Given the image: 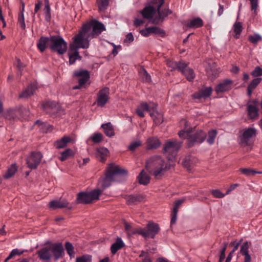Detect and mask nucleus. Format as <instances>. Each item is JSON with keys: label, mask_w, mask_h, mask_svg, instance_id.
Returning <instances> with one entry per match:
<instances>
[{"label": "nucleus", "mask_w": 262, "mask_h": 262, "mask_svg": "<svg viewBox=\"0 0 262 262\" xmlns=\"http://www.w3.org/2000/svg\"><path fill=\"white\" fill-rule=\"evenodd\" d=\"M181 125H184L185 128L180 130L178 135L181 139L187 140V146L191 148L196 144H201L203 143L207 137L205 132L202 129H198L192 132V128H187L189 126L188 121L183 119L180 121Z\"/></svg>", "instance_id": "f257e3e1"}, {"label": "nucleus", "mask_w": 262, "mask_h": 262, "mask_svg": "<svg viewBox=\"0 0 262 262\" xmlns=\"http://www.w3.org/2000/svg\"><path fill=\"white\" fill-rule=\"evenodd\" d=\"M171 167L169 162H166L163 158L157 155L150 157L146 164L147 171L158 179L161 178Z\"/></svg>", "instance_id": "f03ea898"}, {"label": "nucleus", "mask_w": 262, "mask_h": 262, "mask_svg": "<svg viewBox=\"0 0 262 262\" xmlns=\"http://www.w3.org/2000/svg\"><path fill=\"white\" fill-rule=\"evenodd\" d=\"M127 170L120 169L119 166L111 163L107 168L105 177L101 180V187L105 189L117 180L120 175L126 174Z\"/></svg>", "instance_id": "7ed1b4c3"}, {"label": "nucleus", "mask_w": 262, "mask_h": 262, "mask_svg": "<svg viewBox=\"0 0 262 262\" xmlns=\"http://www.w3.org/2000/svg\"><path fill=\"white\" fill-rule=\"evenodd\" d=\"M91 37L81 27L79 32L73 38V42L70 45L71 50H78L79 49H86L90 47Z\"/></svg>", "instance_id": "20e7f679"}, {"label": "nucleus", "mask_w": 262, "mask_h": 262, "mask_svg": "<svg viewBox=\"0 0 262 262\" xmlns=\"http://www.w3.org/2000/svg\"><path fill=\"white\" fill-rule=\"evenodd\" d=\"M82 27L88 33L91 38H96L106 30L104 24L96 19L92 20L84 24Z\"/></svg>", "instance_id": "39448f33"}, {"label": "nucleus", "mask_w": 262, "mask_h": 262, "mask_svg": "<svg viewBox=\"0 0 262 262\" xmlns=\"http://www.w3.org/2000/svg\"><path fill=\"white\" fill-rule=\"evenodd\" d=\"M160 230L159 225L154 222H149L145 228H139L131 232L132 234H139L144 238H154Z\"/></svg>", "instance_id": "423d86ee"}, {"label": "nucleus", "mask_w": 262, "mask_h": 262, "mask_svg": "<svg viewBox=\"0 0 262 262\" xmlns=\"http://www.w3.org/2000/svg\"><path fill=\"white\" fill-rule=\"evenodd\" d=\"M50 49L52 51L57 52L59 55L64 54L67 51V43L59 35L50 36Z\"/></svg>", "instance_id": "0eeeda50"}, {"label": "nucleus", "mask_w": 262, "mask_h": 262, "mask_svg": "<svg viewBox=\"0 0 262 262\" xmlns=\"http://www.w3.org/2000/svg\"><path fill=\"white\" fill-rule=\"evenodd\" d=\"M102 193V190L95 189L90 192H80L77 194L76 203L77 204H88L99 199V196Z\"/></svg>", "instance_id": "6e6552de"}, {"label": "nucleus", "mask_w": 262, "mask_h": 262, "mask_svg": "<svg viewBox=\"0 0 262 262\" xmlns=\"http://www.w3.org/2000/svg\"><path fill=\"white\" fill-rule=\"evenodd\" d=\"M182 142L178 141L176 139L167 141L163 147V153L169 160H172L175 158L179 149L182 147Z\"/></svg>", "instance_id": "1a4fd4ad"}, {"label": "nucleus", "mask_w": 262, "mask_h": 262, "mask_svg": "<svg viewBox=\"0 0 262 262\" xmlns=\"http://www.w3.org/2000/svg\"><path fill=\"white\" fill-rule=\"evenodd\" d=\"M164 2L165 0H152L151 1V3L157 7L156 11L158 14V17L153 19L152 23L158 24L160 20L163 21L169 15L172 14V11L168 8L161 9Z\"/></svg>", "instance_id": "9d476101"}, {"label": "nucleus", "mask_w": 262, "mask_h": 262, "mask_svg": "<svg viewBox=\"0 0 262 262\" xmlns=\"http://www.w3.org/2000/svg\"><path fill=\"white\" fill-rule=\"evenodd\" d=\"M257 130L254 127H248L243 130L242 134L238 137L239 143L243 146L252 144L251 140L256 136Z\"/></svg>", "instance_id": "9b49d317"}, {"label": "nucleus", "mask_w": 262, "mask_h": 262, "mask_svg": "<svg viewBox=\"0 0 262 262\" xmlns=\"http://www.w3.org/2000/svg\"><path fill=\"white\" fill-rule=\"evenodd\" d=\"M73 76L79 78L78 85L74 86L73 90L80 89L84 87V85L90 79V72L87 70L75 71L73 73Z\"/></svg>", "instance_id": "f8f14e48"}, {"label": "nucleus", "mask_w": 262, "mask_h": 262, "mask_svg": "<svg viewBox=\"0 0 262 262\" xmlns=\"http://www.w3.org/2000/svg\"><path fill=\"white\" fill-rule=\"evenodd\" d=\"M259 102L257 99H250L247 104V111L248 116L250 119L255 120L259 117Z\"/></svg>", "instance_id": "ddd939ff"}, {"label": "nucleus", "mask_w": 262, "mask_h": 262, "mask_svg": "<svg viewBox=\"0 0 262 262\" xmlns=\"http://www.w3.org/2000/svg\"><path fill=\"white\" fill-rule=\"evenodd\" d=\"M110 99V89L105 87L100 90L97 95L96 104L97 106L103 107Z\"/></svg>", "instance_id": "4468645a"}, {"label": "nucleus", "mask_w": 262, "mask_h": 262, "mask_svg": "<svg viewBox=\"0 0 262 262\" xmlns=\"http://www.w3.org/2000/svg\"><path fill=\"white\" fill-rule=\"evenodd\" d=\"M42 156L40 152H32L27 159L28 167L31 169H36L40 163Z\"/></svg>", "instance_id": "2eb2a0df"}, {"label": "nucleus", "mask_w": 262, "mask_h": 262, "mask_svg": "<svg viewBox=\"0 0 262 262\" xmlns=\"http://www.w3.org/2000/svg\"><path fill=\"white\" fill-rule=\"evenodd\" d=\"M50 248L51 249V254L53 253L56 260L62 257L64 248L61 243L51 244Z\"/></svg>", "instance_id": "dca6fc26"}, {"label": "nucleus", "mask_w": 262, "mask_h": 262, "mask_svg": "<svg viewBox=\"0 0 262 262\" xmlns=\"http://www.w3.org/2000/svg\"><path fill=\"white\" fill-rule=\"evenodd\" d=\"M233 81L229 79H225L219 83L215 88V91L216 94L225 93L230 90Z\"/></svg>", "instance_id": "f3484780"}, {"label": "nucleus", "mask_w": 262, "mask_h": 262, "mask_svg": "<svg viewBox=\"0 0 262 262\" xmlns=\"http://www.w3.org/2000/svg\"><path fill=\"white\" fill-rule=\"evenodd\" d=\"M179 67L181 69L180 72L185 76L186 78L189 81H192L195 77V74L192 69L188 67V64L184 62L183 66Z\"/></svg>", "instance_id": "a211bd4d"}, {"label": "nucleus", "mask_w": 262, "mask_h": 262, "mask_svg": "<svg viewBox=\"0 0 262 262\" xmlns=\"http://www.w3.org/2000/svg\"><path fill=\"white\" fill-rule=\"evenodd\" d=\"M49 207L53 209L67 208L71 210L72 208V207L69 205V203L66 199L52 200L49 203Z\"/></svg>", "instance_id": "6ab92c4d"}, {"label": "nucleus", "mask_w": 262, "mask_h": 262, "mask_svg": "<svg viewBox=\"0 0 262 262\" xmlns=\"http://www.w3.org/2000/svg\"><path fill=\"white\" fill-rule=\"evenodd\" d=\"M38 257L42 260H50L52 258L51 249L50 247H45L37 252Z\"/></svg>", "instance_id": "aec40b11"}, {"label": "nucleus", "mask_w": 262, "mask_h": 262, "mask_svg": "<svg viewBox=\"0 0 262 262\" xmlns=\"http://www.w3.org/2000/svg\"><path fill=\"white\" fill-rule=\"evenodd\" d=\"M57 104L56 102L53 101H48L42 105V109L48 114H52L57 112Z\"/></svg>", "instance_id": "412c9836"}, {"label": "nucleus", "mask_w": 262, "mask_h": 262, "mask_svg": "<svg viewBox=\"0 0 262 262\" xmlns=\"http://www.w3.org/2000/svg\"><path fill=\"white\" fill-rule=\"evenodd\" d=\"M212 89L211 86L206 87L204 89L200 90L193 95V97L196 99H201L209 97L212 94Z\"/></svg>", "instance_id": "4be33fe9"}, {"label": "nucleus", "mask_w": 262, "mask_h": 262, "mask_svg": "<svg viewBox=\"0 0 262 262\" xmlns=\"http://www.w3.org/2000/svg\"><path fill=\"white\" fill-rule=\"evenodd\" d=\"M109 155L110 151L105 147H100L96 149V157L99 161L102 162H104L106 160V158Z\"/></svg>", "instance_id": "5701e85b"}, {"label": "nucleus", "mask_w": 262, "mask_h": 262, "mask_svg": "<svg viewBox=\"0 0 262 262\" xmlns=\"http://www.w3.org/2000/svg\"><path fill=\"white\" fill-rule=\"evenodd\" d=\"M146 144V148L151 150L158 148L160 146L161 142L158 137H151L147 139Z\"/></svg>", "instance_id": "b1692460"}, {"label": "nucleus", "mask_w": 262, "mask_h": 262, "mask_svg": "<svg viewBox=\"0 0 262 262\" xmlns=\"http://www.w3.org/2000/svg\"><path fill=\"white\" fill-rule=\"evenodd\" d=\"M36 86L34 83L29 85L26 89L19 95L20 98H28L33 95L36 90Z\"/></svg>", "instance_id": "393cba45"}, {"label": "nucleus", "mask_w": 262, "mask_h": 262, "mask_svg": "<svg viewBox=\"0 0 262 262\" xmlns=\"http://www.w3.org/2000/svg\"><path fill=\"white\" fill-rule=\"evenodd\" d=\"M156 12V10L154 6H148L141 11L140 13L144 18L149 19L153 17Z\"/></svg>", "instance_id": "a878e982"}, {"label": "nucleus", "mask_w": 262, "mask_h": 262, "mask_svg": "<svg viewBox=\"0 0 262 262\" xmlns=\"http://www.w3.org/2000/svg\"><path fill=\"white\" fill-rule=\"evenodd\" d=\"M50 37L41 36L37 42V47L42 53L46 50L47 45L50 47Z\"/></svg>", "instance_id": "bb28decb"}, {"label": "nucleus", "mask_w": 262, "mask_h": 262, "mask_svg": "<svg viewBox=\"0 0 262 262\" xmlns=\"http://www.w3.org/2000/svg\"><path fill=\"white\" fill-rule=\"evenodd\" d=\"M72 139L71 137L64 136L60 139L54 142V146L56 149H61L66 147L68 144L71 142Z\"/></svg>", "instance_id": "cd10ccee"}, {"label": "nucleus", "mask_w": 262, "mask_h": 262, "mask_svg": "<svg viewBox=\"0 0 262 262\" xmlns=\"http://www.w3.org/2000/svg\"><path fill=\"white\" fill-rule=\"evenodd\" d=\"M125 246V244L121 237H117L115 242L114 243L111 247V251L112 253L114 255L117 252L123 248Z\"/></svg>", "instance_id": "c85d7f7f"}, {"label": "nucleus", "mask_w": 262, "mask_h": 262, "mask_svg": "<svg viewBox=\"0 0 262 262\" xmlns=\"http://www.w3.org/2000/svg\"><path fill=\"white\" fill-rule=\"evenodd\" d=\"M35 125H38L39 130L43 133H48L53 130V126L47 123L41 122L40 120H37Z\"/></svg>", "instance_id": "c756f323"}, {"label": "nucleus", "mask_w": 262, "mask_h": 262, "mask_svg": "<svg viewBox=\"0 0 262 262\" xmlns=\"http://www.w3.org/2000/svg\"><path fill=\"white\" fill-rule=\"evenodd\" d=\"M70 64H73L77 60H81V57L79 55L78 50H71L70 47L68 53Z\"/></svg>", "instance_id": "7c9ffc66"}, {"label": "nucleus", "mask_w": 262, "mask_h": 262, "mask_svg": "<svg viewBox=\"0 0 262 262\" xmlns=\"http://www.w3.org/2000/svg\"><path fill=\"white\" fill-rule=\"evenodd\" d=\"M203 21L200 17H195L191 19L187 26L189 28H198L203 26Z\"/></svg>", "instance_id": "2f4dec72"}, {"label": "nucleus", "mask_w": 262, "mask_h": 262, "mask_svg": "<svg viewBox=\"0 0 262 262\" xmlns=\"http://www.w3.org/2000/svg\"><path fill=\"white\" fill-rule=\"evenodd\" d=\"M144 198L141 195H129L126 198V202L128 205H134L141 202Z\"/></svg>", "instance_id": "473e14b6"}, {"label": "nucleus", "mask_w": 262, "mask_h": 262, "mask_svg": "<svg viewBox=\"0 0 262 262\" xmlns=\"http://www.w3.org/2000/svg\"><path fill=\"white\" fill-rule=\"evenodd\" d=\"M101 127L104 130V132L106 136L111 137L115 135L114 128L111 122L102 124Z\"/></svg>", "instance_id": "72a5a7b5"}, {"label": "nucleus", "mask_w": 262, "mask_h": 262, "mask_svg": "<svg viewBox=\"0 0 262 262\" xmlns=\"http://www.w3.org/2000/svg\"><path fill=\"white\" fill-rule=\"evenodd\" d=\"M138 179L139 183L143 185H147L149 183L150 180V177L143 170L138 176Z\"/></svg>", "instance_id": "f704fd0d"}, {"label": "nucleus", "mask_w": 262, "mask_h": 262, "mask_svg": "<svg viewBox=\"0 0 262 262\" xmlns=\"http://www.w3.org/2000/svg\"><path fill=\"white\" fill-rule=\"evenodd\" d=\"M51 10L50 6L49 0H45V7L43 8V13L45 15V20L50 22L51 19Z\"/></svg>", "instance_id": "c9c22d12"}, {"label": "nucleus", "mask_w": 262, "mask_h": 262, "mask_svg": "<svg viewBox=\"0 0 262 262\" xmlns=\"http://www.w3.org/2000/svg\"><path fill=\"white\" fill-rule=\"evenodd\" d=\"M233 29L235 33L234 37L236 39H238L243 30L242 23L239 21H236L233 26Z\"/></svg>", "instance_id": "e433bc0d"}, {"label": "nucleus", "mask_w": 262, "mask_h": 262, "mask_svg": "<svg viewBox=\"0 0 262 262\" xmlns=\"http://www.w3.org/2000/svg\"><path fill=\"white\" fill-rule=\"evenodd\" d=\"M139 74L141 77L142 81L144 82L149 83L151 81V77L147 71L142 68L139 71Z\"/></svg>", "instance_id": "4c0bfd02"}, {"label": "nucleus", "mask_w": 262, "mask_h": 262, "mask_svg": "<svg viewBox=\"0 0 262 262\" xmlns=\"http://www.w3.org/2000/svg\"><path fill=\"white\" fill-rule=\"evenodd\" d=\"M139 257L140 260L138 262H152L150 255L147 251H141Z\"/></svg>", "instance_id": "58836bf2"}, {"label": "nucleus", "mask_w": 262, "mask_h": 262, "mask_svg": "<svg viewBox=\"0 0 262 262\" xmlns=\"http://www.w3.org/2000/svg\"><path fill=\"white\" fill-rule=\"evenodd\" d=\"M17 166L15 164H13L8 168L6 173L4 175L5 179H9L14 175L17 171Z\"/></svg>", "instance_id": "ea45409f"}, {"label": "nucleus", "mask_w": 262, "mask_h": 262, "mask_svg": "<svg viewBox=\"0 0 262 262\" xmlns=\"http://www.w3.org/2000/svg\"><path fill=\"white\" fill-rule=\"evenodd\" d=\"M184 63V62L182 61L175 62L169 60L167 61V64L168 67L171 68V71L178 69V70L180 71L181 69L179 68V67H182L181 66H183Z\"/></svg>", "instance_id": "a19ab883"}, {"label": "nucleus", "mask_w": 262, "mask_h": 262, "mask_svg": "<svg viewBox=\"0 0 262 262\" xmlns=\"http://www.w3.org/2000/svg\"><path fill=\"white\" fill-rule=\"evenodd\" d=\"M208 137L207 142L209 145H212L215 141L217 136V131L215 129H212L208 133Z\"/></svg>", "instance_id": "79ce46f5"}, {"label": "nucleus", "mask_w": 262, "mask_h": 262, "mask_svg": "<svg viewBox=\"0 0 262 262\" xmlns=\"http://www.w3.org/2000/svg\"><path fill=\"white\" fill-rule=\"evenodd\" d=\"M110 0H97V3L100 11L104 12L108 8Z\"/></svg>", "instance_id": "37998d69"}, {"label": "nucleus", "mask_w": 262, "mask_h": 262, "mask_svg": "<svg viewBox=\"0 0 262 262\" xmlns=\"http://www.w3.org/2000/svg\"><path fill=\"white\" fill-rule=\"evenodd\" d=\"M65 248L71 258L74 257V248L72 244L69 242H67L65 243Z\"/></svg>", "instance_id": "c03bdc74"}, {"label": "nucleus", "mask_w": 262, "mask_h": 262, "mask_svg": "<svg viewBox=\"0 0 262 262\" xmlns=\"http://www.w3.org/2000/svg\"><path fill=\"white\" fill-rule=\"evenodd\" d=\"M248 40L251 43L256 45L258 42L262 40V37L257 33L253 35H250L248 36Z\"/></svg>", "instance_id": "a18cd8bd"}, {"label": "nucleus", "mask_w": 262, "mask_h": 262, "mask_svg": "<svg viewBox=\"0 0 262 262\" xmlns=\"http://www.w3.org/2000/svg\"><path fill=\"white\" fill-rule=\"evenodd\" d=\"M73 150L70 148H68L61 153L59 159L61 161H64L73 155Z\"/></svg>", "instance_id": "49530a36"}, {"label": "nucleus", "mask_w": 262, "mask_h": 262, "mask_svg": "<svg viewBox=\"0 0 262 262\" xmlns=\"http://www.w3.org/2000/svg\"><path fill=\"white\" fill-rule=\"evenodd\" d=\"M240 171L243 174L247 177L254 176L256 173H262V172L257 171L249 168H241Z\"/></svg>", "instance_id": "de8ad7c7"}, {"label": "nucleus", "mask_w": 262, "mask_h": 262, "mask_svg": "<svg viewBox=\"0 0 262 262\" xmlns=\"http://www.w3.org/2000/svg\"><path fill=\"white\" fill-rule=\"evenodd\" d=\"M75 262H92V256L89 254H83L77 257Z\"/></svg>", "instance_id": "09e8293b"}, {"label": "nucleus", "mask_w": 262, "mask_h": 262, "mask_svg": "<svg viewBox=\"0 0 262 262\" xmlns=\"http://www.w3.org/2000/svg\"><path fill=\"white\" fill-rule=\"evenodd\" d=\"M251 245V242L248 241H246L243 244L240 249V252L242 255L249 254V249Z\"/></svg>", "instance_id": "8fccbe9b"}, {"label": "nucleus", "mask_w": 262, "mask_h": 262, "mask_svg": "<svg viewBox=\"0 0 262 262\" xmlns=\"http://www.w3.org/2000/svg\"><path fill=\"white\" fill-rule=\"evenodd\" d=\"M151 32L152 34L160 35L161 37H163L165 35V31L158 27H151Z\"/></svg>", "instance_id": "3c124183"}, {"label": "nucleus", "mask_w": 262, "mask_h": 262, "mask_svg": "<svg viewBox=\"0 0 262 262\" xmlns=\"http://www.w3.org/2000/svg\"><path fill=\"white\" fill-rule=\"evenodd\" d=\"M91 139L94 143H99L103 140V135L100 133H95L91 137Z\"/></svg>", "instance_id": "603ef678"}, {"label": "nucleus", "mask_w": 262, "mask_h": 262, "mask_svg": "<svg viewBox=\"0 0 262 262\" xmlns=\"http://www.w3.org/2000/svg\"><path fill=\"white\" fill-rule=\"evenodd\" d=\"M261 81V78H255L251 81L250 84L248 85V87L250 89L254 90L256 88V86L258 85V84L260 83Z\"/></svg>", "instance_id": "864d4df0"}, {"label": "nucleus", "mask_w": 262, "mask_h": 262, "mask_svg": "<svg viewBox=\"0 0 262 262\" xmlns=\"http://www.w3.org/2000/svg\"><path fill=\"white\" fill-rule=\"evenodd\" d=\"M211 192L214 198L218 199L223 198L226 195V193H222L219 189H212Z\"/></svg>", "instance_id": "5fc2aeb1"}, {"label": "nucleus", "mask_w": 262, "mask_h": 262, "mask_svg": "<svg viewBox=\"0 0 262 262\" xmlns=\"http://www.w3.org/2000/svg\"><path fill=\"white\" fill-rule=\"evenodd\" d=\"M18 20L20 28L23 30H25L26 29V24L25 22L24 14L23 13H20L18 15Z\"/></svg>", "instance_id": "6e6d98bb"}, {"label": "nucleus", "mask_w": 262, "mask_h": 262, "mask_svg": "<svg viewBox=\"0 0 262 262\" xmlns=\"http://www.w3.org/2000/svg\"><path fill=\"white\" fill-rule=\"evenodd\" d=\"M243 238L241 239L239 241H232L230 243V245L233 246V249L231 251L232 253H234L238 248L239 246L242 244Z\"/></svg>", "instance_id": "4d7b16f0"}, {"label": "nucleus", "mask_w": 262, "mask_h": 262, "mask_svg": "<svg viewBox=\"0 0 262 262\" xmlns=\"http://www.w3.org/2000/svg\"><path fill=\"white\" fill-rule=\"evenodd\" d=\"M140 33L144 37H148L152 34L151 27L146 28L140 31Z\"/></svg>", "instance_id": "13d9d810"}, {"label": "nucleus", "mask_w": 262, "mask_h": 262, "mask_svg": "<svg viewBox=\"0 0 262 262\" xmlns=\"http://www.w3.org/2000/svg\"><path fill=\"white\" fill-rule=\"evenodd\" d=\"M251 75L254 77L262 76V68L259 66L255 67L251 72Z\"/></svg>", "instance_id": "bf43d9fd"}, {"label": "nucleus", "mask_w": 262, "mask_h": 262, "mask_svg": "<svg viewBox=\"0 0 262 262\" xmlns=\"http://www.w3.org/2000/svg\"><path fill=\"white\" fill-rule=\"evenodd\" d=\"M224 246L222 248L221 251V254L220 255L219 262H222L225 258V251L228 245L227 243H224Z\"/></svg>", "instance_id": "052dcab7"}, {"label": "nucleus", "mask_w": 262, "mask_h": 262, "mask_svg": "<svg viewBox=\"0 0 262 262\" xmlns=\"http://www.w3.org/2000/svg\"><path fill=\"white\" fill-rule=\"evenodd\" d=\"M250 2L251 8L252 11H254V12L256 14L257 9L258 6V0H249Z\"/></svg>", "instance_id": "680f3d73"}, {"label": "nucleus", "mask_w": 262, "mask_h": 262, "mask_svg": "<svg viewBox=\"0 0 262 262\" xmlns=\"http://www.w3.org/2000/svg\"><path fill=\"white\" fill-rule=\"evenodd\" d=\"M142 143L140 141H136L132 143L130 145L128 146V149L130 151H134L135 149L141 146Z\"/></svg>", "instance_id": "e2e57ef3"}, {"label": "nucleus", "mask_w": 262, "mask_h": 262, "mask_svg": "<svg viewBox=\"0 0 262 262\" xmlns=\"http://www.w3.org/2000/svg\"><path fill=\"white\" fill-rule=\"evenodd\" d=\"M19 111L9 110L8 111L6 117L9 118L10 117V119L12 118L13 119H15V116L19 114Z\"/></svg>", "instance_id": "0e129e2a"}, {"label": "nucleus", "mask_w": 262, "mask_h": 262, "mask_svg": "<svg viewBox=\"0 0 262 262\" xmlns=\"http://www.w3.org/2000/svg\"><path fill=\"white\" fill-rule=\"evenodd\" d=\"M184 199H180L176 201L174 204L173 211L178 212L179 208L180 206L184 203Z\"/></svg>", "instance_id": "69168bd1"}, {"label": "nucleus", "mask_w": 262, "mask_h": 262, "mask_svg": "<svg viewBox=\"0 0 262 262\" xmlns=\"http://www.w3.org/2000/svg\"><path fill=\"white\" fill-rule=\"evenodd\" d=\"M27 251V250H21L18 249H13L10 252V256H14L15 255H19L23 254L25 252Z\"/></svg>", "instance_id": "338daca9"}, {"label": "nucleus", "mask_w": 262, "mask_h": 262, "mask_svg": "<svg viewBox=\"0 0 262 262\" xmlns=\"http://www.w3.org/2000/svg\"><path fill=\"white\" fill-rule=\"evenodd\" d=\"M150 116L153 118L154 121L156 124H160L163 121L162 118H161V117L159 118V117H155L154 113H150Z\"/></svg>", "instance_id": "774afa93"}]
</instances>
